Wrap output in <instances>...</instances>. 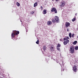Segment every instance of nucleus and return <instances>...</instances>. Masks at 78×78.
Here are the masks:
<instances>
[{"label":"nucleus","instance_id":"c9c22d12","mask_svg":"<svg viewBox=\"0 0 78 78\" xmlns=\"http://www.w3.org/2000/svg\"><path fill=\"white\" fill-rule=\"evenodd\" d=\"M53 1H54V0H52Z\"/></svg>","mask_w":78,"mask_h":78},{"label":"nucleus","instance_id":"72a5a7b5","mask_svg":"<svg viewBox=\"0 0 78 78\" xmlns=\"http://www.w3.org/2000/svg\"><path fill=\"white\" fill-rule=\"evenodd\" d=\"M16 40H17V38H16V39H15V41H16Z\"/></svg>","mask_w":78,"mask_h":78},{"label":"nucleus","instance_id":"a211bd4d","mask_svg":"<svg viewBox=\"0 0 78 78\" xmlns=\"http://www.w3.org/2000/svg\"><path fill=\"white\" fill-rule=\"evenodd\" d=\"M76 20V18H73L72 20V21L73 22H75V20Z\"/></svg>","mask_w":78,"mask_h":78},{"label":"nucleus","instance_id":"1a4fd4ad","mask_svg":"<svg viewBox=\"0 0 78 78\" xmlns=\"http://www.w3.org/2000/svg\"><path fill=\"white\" fill-rule=\"evenodd\" d=\"M51 23H52V22H51V21H48L47 22V24L48 25H51Z\"/></svg>","mask_w":78,"mask_h":78},{"label":"nucleus","instance_id":"412c9836","mask_svg":"<svg viewBox=\"0 0 78 78\" xmlns=\"http://www.w3.org/2000/svg\"><path fill=\"white\" fill-rule=\"evenodd\" d=\"M78 46H76L75 47V50H78Z\"/></svg>","mask_w":78,"mask_h":78},{"label":"nucleus","instance_id":"7ed1b4c3","mask_svg":"<svg viewBox=\"0 0 78 78\" xmlns=\"http://www.w3.org/2000/svg\"><path fill=\"white\" fill-rule=\"evenodd\" d=\"M51 11L52 12H54L55 14H57L58 13V12H57V10L55 7L52 8V9L51 10Z\"/></svg>","mask_w":78,"mask_h":78},{"label":"nucleus","instance_id":"4be33fe9","mask_svg":"<svg viewBox=\"0 0 78 78\" xmlns=\"http://www.w3.org/2000/svg\"><path fill=\"white\" fill-rule=\"evenodd\" d=\"M57 49L58 51H60V48H59V47H57Z\"/></svg>","mask_w":78,"mask_h":78},{"label":"nucleus","instance_id":"a878e982","mask_svg":"<svg viewBox=\"0 0 78 78\" xmlns=\"http://www.w3.org/2000/svg\"><path fill=\"white\" fill-rule=\"evenodd\" d=\"M60 41H61L62 42H63V40H62V39H60Z\"/></svg>","mask_w":78,"mask_h":78},{"label":"nucleus","instance_id":"f3484780","mask_svg":"<svg viewBox=\"0 0 78 78\" xmlns=\"http://www.w3.org/2000/svg\"><path fill=\"white\" fill-rule=\"evenodd\" d=\"M61 47V44H59V43H58L57 44V47H58L59 48Z\"/></svg>","mask_w":78,"mask_h":78},{"label":"nucleus","instance_id":"f03ea898","mask_svg":"<svg viewBox=\"0 0 78 78\" xmlns=\"http://www.w3.org/2000/svg\"><path fill=\"white\" fill-rule=\"evenodd\" d=\"M74 48H75V47L73 46H71L70 47L69 51L71 53H74V51H75Z\"/></svg>","mask_w":78,"mask_h":78},{"label":"nucleus","instance_id":"f704fd0d","mask_svg":"<svg viewBox=\"0 0 78 78\" xmlns=\"http://www.w3.org/2000/svg\"><path fill=\"white\" fill-rule=\"evenodd\" d=\"M64 69H63V71H64Z\"/></svg>","mask_w":78,"mask_h":78},{"label":"nucleus","instance_id":"f8f14e48","mask_svg":"<svg viewBox=\"0 0 78 78\" xmlns=\"http://www.w3.org/2000/svg\"><path fill=\"white\" fill-rule=\"evenodd\" d=\"M15 35V34L14 33V32H13V31L12 32V33L11 34V36L12 37H14V36Z\"/></svg>","mask_w":78,"mask_h":78},{"label":"nucleus","instance_id":"5701e85b","mask_svg":"<svg viewBox=\"0 0 78 78\" xmlns=\"http://www.w3.org/2000/svg\"><path fill=\"white\" fill-rule=\"evenodd\" d=\"M34 13V11H32L30 13V14H33Z\"/></svg>","mask_w":78,"mask_h":78},{"label":"nucleus","instance_id":"b1692460","mask_svg":"<svg viewBox=\"0 0 78 78\" xmlns=\"http://www.w3.org/2000/svg\"><path fill=\"white\" fill-rule=\"evenodd\" d=\"M60 64H61V65H63V64H64V62L62 61H61V63Z\"/></svg>","mask_w":78,"mask_h":78},{"label":"nucleus","instance_id":"7c9ffc66","mask_svg":"<svg viewBox=\"0 0 78 78\" xmlns=\"http://www.w3.org/2000/svg\"><path fill=\"white\" fill-rule=\"evenodd\" d=\"M69 28H68L67 29V31H69Z\"/></svg>","mask_w":78,"mask_h":78},{"label":"nucleus","instance_id":"2eb2a0df","mask_svg":"<svg viewBox=\"0 0 78 78\" xmlns=\"http://www.w3.org/2000/svg\"><path fill=\"white\" fill-rule=\"evenodd\" d=\"M77 41H75L74 42H73V45H76V44H77Z\"/></svg>","mask_w":78,"mask_h":78},{"label":"nucleus","instance_id":"6e6552de","mask_svg":"<svg viewBox=\"0 0 78 78\" xmlns=\"http://www.w3.org/2000/svg\"><path fill=\"white\" fill-rule=\"evenodd\" d=\"M50 49L51 51H54V50H55V49L54 48V47H53V46H51Z\"/></svg>","mask_w":78,"mask_h":78},{"label":"nucleus","instance_id":"bb28decb","mask_svg":"<svg viewBox=\"0 0 78 78\" xmlns=\"http://www.w3.org/2000/svg\"><path fill=\"white\" fill-rule=\"evenodd\" d=\"M66 42H67V43H69V40H66Z\"/></svg>","mask_w":78,"mask_h":78},{"label":"nucleus","instance_id":"f257e3e1","mask_svg":"<svg viewBox=\"0 0 78 78\" xmlns=\"http://www.w3.org/2000/svg\"><path fill=\"white\" fill-rule=\"evenodd\" d=\"M59 17L55 16L54 17V19L52 20V22L54 23H55V22L56 23H58L59 22Z\"/></svg>","mask_w":78,"mask_h":78},{"label":"nucleus","instance_id":"20e7f679","mask_svg":"<svg viewBox=\"0 0 78 78\" xmlns=\"http://www.w3.org/2000/svg\"><path fill=\"white\" fill-rule=\"evenodd\" d=\"M73 70L74 72H76L77 70H78V69L77 68V66H74L73 67Z\"/></svg>","mask_w":78,"mask_h":78},{"label":"nucleus","instance_id":"9b49d317","mask_svg":"<svg viewBox=\"0 0 78 78\" xmlns=\"http://www.w3.org/2000/svg\"><path fill=\"white\" fill-rule=\"evenodd\" d=\"M37 6V2H35L34 4V7H36V6Z\"/></svg>","mask_w":78,"mask_h":78},{"label":"nucleus","instance_id":"6ab92c4d","mask_svg":"<svg viewBox=\"0 0 78 78\" xmlns=\"http://www.w3.org/2000/svg\"><path fill=\"white\" fill-rule=\"evenodd\" d=\"M39 40H37V41H36V43L37 44H39Z\"/></svg>","mask_w":78,"mask_h":78},{"label":"nucleus","instance_id":"423d86ee","mask_svg":"<svg viewBox=\"0 0 78 78\" xmlns=\"http://www.w3.org/2000/svg\"><path fill=\"white\" fill-rule=\"evenodd\" d=\"M13 31L15 36H17V34H19V31H17L16 30H15Z\"/></svg>","mask_w":78,"mask_h":78},{"label":"nucleus","instance_id":"9d476101","mask_svg":"<svg viewBox=\"0 0 78 78\" xmlns=\"http://www.w3.org/2000/svg\"><path fill=\"white\" fill-rule=\"evenodd\" d=\"M43 48L44 51H45V50L46 49V46H44L43 47Z\"/></svg>","mask_w":78,"mask_h":78},{"label":"nucleus","instance_id":"393cba45","mask_svg":"<svg viewBox=\"0 0 78 78\" xmlns=\"http://www.w3.org/2000/svg\"><path fill=\"white\" fill-rule=\"evenodd\" d=\"M75 35V34H72V37H75V35Z\"/></svg>","mask_w":78,"mask_h":78},{"label":"nucleus","instance_id":"2f4dec72","mask_svg":"<svg viewBox=\"0 0 78 78\" xmlns=\"http://www.w3.org/2000/svg\"><path fill=\"white\" fill-rule=\"evenodd\" d=\"M55 1L56 2H58V1H59V0H55Z\"/></svg>","mask_w":78,"mask_h":78},{"label":"nucleus","instance_id":"aec40b11","mask_svg":"<svg viewBox=\"0 0 78 78\" xmlns=\"http://www.w3.org/2000/svg\"><path fill=\"white\" fill-rule=\"evenodd\" d=\"M69 36L70 38L72 37V34H71V33H70L69 34Z\"/></svg>","mask_w":78,"mask_h":78},{"label":"nucleus","instance_id":"c85d7f7f","mask_svg":"<svg viewBox=\"0 0 78 78\" xmlns=\"http://www.w3.org/2000/svg\"><path fill=\"white\" fill-rule=\"evenodd\" d=\"M66 38L64 37L63 38V41H66Z\"/></svg>","mask_w":78,"mask_h":78},{"label":"nucleus","instance_id":"cd10ccee","mask_svg":"<svg viewBox=\"0 0 78 78\" xmlns=\"http://www.w3.org/2000/svg\"><path fill=\"white\" fill-rule=\"evenodd\" d=\"M40 8H41V10H42V9H43V8L42 7V6H41Z\"/></svg>","mask_w":78,"mask_h":78},{"label":"nucleus","instance_id":"473e14b6","mask_svg":"<svg viewBox=\"0 0 78 78\" xmlns=\"http://www.w3.org/2000/svg\"><path fill=\"white\" fill-rule=\"evenodd\" d=\"M75 16H77V14L76 13V14H75Z\"/></svg>","mask_w":78,"mask_h":78},{"label":"nucleus","instance_id":"dca6fc26","mask_svg":"<svg viewBox=\"0 0 78 78\" xmlns=\"http://www.w3.org/2000/svg\"><path fill=\"white\" fill-rule=\"evenodd\" d=\"M16 5L17 6H20V3L18 2L16 3Z\"/></svg>","mask_w":78,"mask_h":78},{"label":"nucleus","instance_id":"4468645a","mask_svg":"<svg viewBox=\"0 0 78 78\" xmlns=\"http://www.w3.org/2000/svg\"><path fill=\"white\" fill-rule=\"evenodd\" d=\"M63 44L65 45H66L67 44V41H64L63 42Z\"/></svg>","mask_w":78,"mask_h":78},{"label":"nucleus","instance_id":"ddd939ff","mask_svg":"<svg viewBox=\"0 0 78 78\" xmlns=\"http://www.w3.org/2000/svg\"><path fill=\"white\" fill-rule=\"evenodd\" d=\"M46 13H47V10H43V14H45Z\"/></svg>","mask_w":78,"mask_h":78},{"label":"nucleus","instance_id":"39448f33","mask_svg":"<svg viewBox=\"0 0 78 78\" xmlns=\"http://www.w3.org/2000/svg\"><path fill=\"white\" fill-rule=\"evenodd\" d=\"M61 5H60L59 6L60 8H62V7H64V6L66 4L64 2L60 3Z\"/></svg>","mask_w":78,"mask_h":78},{"label":"nucleus","instance_id":"0eeeda50","mask_svg":"<svg viewBox=\"0 0 78 78\" xmlns=\"http://www.w3.org/2000/svg\"><path fill=\"white\" fill-rule=\"evenodd\" d=\"M66 27H70V23L66 22L65 24Z\"/></svg>","mask_w":78,"mask_h":78},{"label":"nucleus","instance_id":"c756f323","mask_svg":"<svg viewBox=\"0 0 78 78\" xmlns=\"http://www.w3.org/2000/svg\"><path fill=\"white\" fill-rule=\"evenodd\" d=\"M69 38L68 37H66V40H67V39H69Z\"/></svg>","mask_w":78,"mask_h":78}]
</instances>
